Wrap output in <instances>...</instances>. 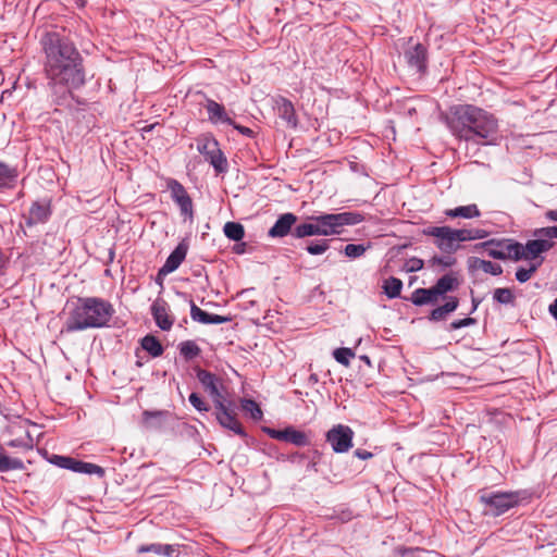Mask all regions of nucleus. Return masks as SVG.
<instances>
[{
	"mask_svg": "<svg viewBox=\"0 0 557 557\" xmlns=\"http://www.w3.org/2000/svg\"><path fill=\"white\" fill-rule=\"evenodd\" d=\"M196 376L203 386V388L213 398L214 404L215 401L221 403L224 400V397L220 391V388L222 387V382L215 374L203 369H198L196 371Z\"/></svg>",
	"mask_w": 557,
	"mask_h": 557,
	"instance_id": "ddd939ff",
	"label": "nucleus"
},
{
	"mask_svg": "<svg viewBox=\"0 0 557 557\" xmlns=\"http://www.w3.org/2000/svg\"><path fill=\"white\" fill-rule=\"evenodd\" d=\"M354 454L356 457H358L359 459H362V460L370 459L373 456L372 453H370L368 450H363V449H356Z\"/></svg>",
	"mask_w": 557,
	"mask_h": 557,
	"instance_id": "3c124183",
	"label": "nucleus"
},
{
	"mask_svg": "<svg viewBox=\"0 0 557 557\" xmlns=\"http://www.w3.org/2000/svg\"><path fill=\"white\" fill-rule=\"evenodd\" d=\"M518 498L512 493H495L490 495V515L500 516L515 505H517Z\"/></svg>",
	"mask_w": 557,
	"mask_h": 557,
	"instance_id": "dca6fc26",
	"label": "nucleus"
},
{
	"mask_svg": "<svg viewBox=\"0 0 557 557\" xmlns=\"http://www.w3.org/2000/svg\"><path fill=\"white\" fill-rule=\"evenodd\" d=\"M459 305V300L457 297L449 296L446 298V302L443 306H438L433 309L430 313V320L433 321H442L445 320L446 317L454 312Z\"/></svg>",
	"mask_w": 557,
	"mask_h": 557,
	"instance_id": "b1692460",
	"label": "nucleus"
},
{
	"mask_svg": "<svg viewBox=\"0 0 557 557\" xmlns=\"http://www.w3.org/2000/svg\"><path fill=\"white\" fill-rule=\"evenodd\" d=\"M267 433L271 438L292 443L299 447L309 444L308 436L293 426L285 428L284 430L267 429Z\"/></svg>",
	"mask_w": 557,
	"mask_h": 557,
	"instance_id": "f8f14e48",
	"label": "nucleus"
},
{
	"mask_svg": "<svg viewBox=\"0 0 557 557\" xmlns=\"http://www.w3.org/2000/svg\"><path fill=\"white\" fill-rule=\"evenodd\" d=\"M189 403L198 411H208L209 410L206 403L202 400V398L197 393H191L189 395Z\"/></svg>",
	"mask_w": 557,
	"mask_h": 557,
	"instance_id": "a18cd8bd",
	"label": "nucleus"
},
{
	"mask_svg": "<svg viewBox=\"0 0 557 557\" xmlns=\"http://www.w3.org/2000/svg\"><path fill=\"white\" fill-rule=\"evenodd\" d=\"M502 272L500 265L493 264L490 262V274L491 275H497Z\"/></svg>",
	"mask_w": 557,
	"mask_h": 557,
	"instance_id": "6e6d98bb",
	"label": "nucleus"
},
{
	"mask_svg": "<svg viewBox=\"0 0 557 557\" xmlns=\"http://www.w3.org/2000/svg\"><path fill=\"white\" fill-rule=\"evenodd\" d=\"M138 553L140 554H144V553H153V554H157L159 555L160 552H161V544H149V545H141L138 547Z\"/></svg>",
	"mask_w": 557,
	"mask_h": 557,
	"instance_id": "09e8293b",
	"label": "nucleus"
},
{
	"mask_svg": "<svg viewBox=\"0 0 557 557\" xmlns=\"http://www.w3.org/2000/svg\"><path fill=\"white\" fill-rule=\"evenodd\" d=\"M292 236L295 238H305L309 236H319V228L317 221L312 220V215L307 218L305 223L298 224L294 227Z\"/></svg>",
	"mask_w": 557,
	"mask_h": 557,
	"instance_id": "393cba45",
	"label": "nucleus"
},
{
	"mask_svg": "<svg viewBox=\"0 0 557 557\" xmlns=\"http://www.w3.org/2000/svg\"><path fill=\"white\" fill-rule=\"evenodd\" d=\"M197 150L209 162L216 174L227 172L228 162L220 148L219 141L211 134H202L196 138Z\"/></svg>",
	"mask_w": 557,
	"mask_h": 557,
	"instance_id": "423d86ee",
	"label": "nucleus"
},
{
	"mask_svg": "<svg viewBox=\"0 0 557 557\" xmlns=\"http://www.w3.org/2000/svg\"><path fill=\"white\" fill-rule=\"evenodd\" d=\"M458 285L457 275L450 272L438 278L435 285L432 286V289L438 300L440 297H443L446 293L457 289Z\"/></svg>",
	"mask_w": 557,
	"mask_h": 557,
	"instance_id": "5701e85b",
	"label": "nucleus"
},
{
	"mask_svg": "<svg viewBox=\"0 0 557 557\" xmlns=\"http://www.w3.org/2000/svg\"><path fill=\"white\" fill-rule=\"evenodd\" d=\"M25 466L22 459L11 458L4 453L0 451V472H8L11 470H24Z\"/></svg>",
	"mask_w": 557,
	"mask_h": 557,
	"instance_id": "7c9ffc66",
	"label": "nucleus"
},
{
	"mask_svg": "<svg viewBox=\"0 0 557 557\" xmlns=\"http://www.w3.org/2000/svg\"><path fill=\"white\" fill-rule=\"evenodd\" d=\"M169 306L165 300L158 298L151 305V314L156 324L162 331H170L174 323V318L169 313Z\"/></svg>",
	"mask_w": 557,
	"mask_h": 557,
	"instance_id": "f3484780",
	"label": "nucleus"
},
{
	"mask_svg": "<svg viewBox=\"0 0 557 557\" xmlns=\"http://www.w3.org/2000/svg\"><path fill=\"white\" fill-rule=\"evenodd\" d=\"M533 236L535 238L528 240L524 245L519 243V246H515L513 253L516 256L519 253V260L535 262L542 258V253L553 248L554 243L548 237L539 235L537 228L534 230Z\"/></svg>",
	"mask_w": 557,
	"mask_h": 557,
	"instance_id": "0eeeda50",
	"label": "nucleus"
},
{
	"mask_svg": "<svg viewBox=\"0 0 557 557\" xmlns=\"http://www.w3.org/2000/svg\"><path fill=\"white\" fill-rule=\"evenodd\" d=\"M371 248V243H368L367 245L363 244H348L344 248V253L348 258H359L364 255V252Z\"/></svg>",
	"mask_w": 557,
	"mask_h": 557,
	"instance_id": "4c0bfd02",
	"label": "nucleus"
},
{
	"mask_svg": "<svg viewBox=\"0 0 557 557\" xmlns=\"http://www.w3.org/2000/svg\"><path fill=\"white\" fill-rule=\"evenodd\" d=\"M297 220L298 218L292 212L280 215L274 225L269 230L268 235L272 238H281L292 234L294 230L293 226L296 224Z\"/></svg>",
	"mask_w": 557,
	"mask_h": 557,
	"instance_id": "a211bd4d",
	"label": "nucleus"
},
{
	"mask_svg": "<svg viewBox=\"0 0 557 557\" xmlns=\"http://www.w3.org/2000/svg\"><path fill=\"white\" fill-rule=\"evenodd\" d=\"M493 299L502 305H513L515 295L510 288H496L493 293Z\"/></svg>",
	"mask_w": 557,
	"mask_h": 557,
	"instance_id": "58836bf2",
	"label": "nucleus"
},
{
	"mask_svg": "<svg viewBox=\"0 0 557 557\" xmlns=\"http://www.w3.org/2000/svg\"><path fill=\"white\" fill-rule=\"evenodd\" d=\"M445 215L448 218H462V219H471L480 215V211L475 205H468L457 207L455 209L445 210Z\"/></svg>",
	"mask_w": 557,
	"mask_h": 557,
	"instance_id": "c85d7f7f",
	"label": "nucleus"
},
{
	"mask_svg": "<svg viewBox=\"0 0 557 557\" xmlns=\"http://www.w3.org/2000/svg\"><path fill=\"white\" fill-rule=\"evenodd\" d=\"M175 552V548L173 545H169V544H161V552L159 555H162V556H172Z\"/></svg>",
	"mask_w": 557,
	"mask_h": 557,
	"instance_id": "8fccbe9b",
	"label": "nucleus"
},
{
	"mask_svg": "<svg viewBox=\"0 0 557 557\" xmlns=\"http://www.w3.org/2000/svg\"><path fill=\"white\" fill-rule=\"evenodd\" d=\"M449 127L467 140H484L487 137V115L472 104H458L450 109Z\"/></svg>",
	"mask_w": 557,
	"mask_h": 557,
	"instance_id": "7ed1b4c3",
	"label": "nucleus"
},
{
	"mask_svg": "<svg viewBox=\"0 0 557 557\" xmlns=\"http://www.w3.org/2000/svg\"><path fill=\"white\" fill-rule=\"evenodd\" d=\"M190 317L194 321L202 324H222L230 321L228 317L209 313L200 309L194 301H190Z\"/></svg>",
	"mask_w": 557,
	"mask_h": 557,
	"instance_id": "4be33fe9",
	"label": "nucleus"
},
{
	"mask_svg": "<svg viewBox=\"0 0 557 557\" xmlns=\"http://www.w3.org/2000/svg\"><path fill=\"white\" fill-rule=\"evenodd\" d=\"M166 411H149L143 412L144 422L148 428L159 429L162 425L163 418L166 416Z\"/></svg>",
	"mask_w": 557,
	"mask_h": 557,
	"instance_id": "72a5a7b5",
	"label": "nucleus"
},
{
	"mask_svg": "<svg viewBox=\"0 0 557 557\" xmlns=\"http://www.w3.org/2000/svg\"><path fill=\"white\" fill-rule=\"evenodd\" d=\"M403 287L401 280L391 276L388 277L383 285L384 293L388 298H396L400 295Z\"/></svg>",
	"mask_w": 557,
	"mask_h": 557,
	"instance_id": "f704fd0d",
	"label": "nucleus"
},
{
	"mask_svg": "<svg viewBox=\"0 0 557 557\" xmlns=\"http://www.w3.org/2000/svg\"><path fill=\"white\" fill-rule=\"evenodd\" d=\"M41 46L47 84L55 95L64 97L85 85L83 57L69 38L57 32L47 33Z\"/></svg>",
	"mask_w": 557,
	"mask_h": 557,
	"instance_id": "f257e3e1",
	"label": "nucleus"
},
{
	"mask_svg": "<svg viewBox=\"0 0 557 557\" xmlns=\"http://www.w3.org/2000/svg\"><path fill=\"white\" fill-rule=\"evenodd\" d=\"M49 461L62 469H67L76 473L96 474L98 476L104 475V469L98 465L77 460L72 457L52 455Z\"/></svg>",
	"mask_w": 557,
	"mask_h": 557,
	"instance_id": "6e6552de",
	"label": "nucleus"
},
{
	"mask_svg": "<svg viewBox=\"0 0 557 557\" xmlns=\"http://www.w3.org/2000/svg\"><path fill=\"white\" fill-rule=\"evenodd\" d=\"M329 248H330V240L319 239V240L310 242L306 247V251L309 255L318 256V255L324 253Z\"/></svg>",
	"mask_w": 557,
	"mask_h": 557,
	"instance_id": "ea45409f",
	"label": "nucleus"
},
{
	"mask_svg": "<svg viewBox=\"0 0 557 557\" xmlns=\"http://www.w3.org/2000/svg\"><path fill=\"white\" fill-rule=\"evenodd\" d=\"M200 347L194 341H185L180 344V354L187 360L200 355Z\"/></svg>",
	"mask_w": 557,
	"mask_h": 557,
	"instance_id": "c9c22d12",
	"label": "nucleus"
},
{
	"mask_svg": "<svg viewBox=\"0 0 557 557\" xmlns=\"http://www.w3.org/2000/svg\"><path fill=\"white\" fill-rule=\"evenodd\" d=\"M423 260L419 259V258H410L406 261L405 263V270L406 272H417V271H420L422 268H423Z\"/></svg>",
	"mask_w": 557,
	"mask_h": 557,
	"instance_id": "c03bdc74",
	"label": "nucleus"
},
{
	"mask_svg": "<svg viewBox=\"0 0 557 557\" xmlns=\"http://www.w3.org/2000/svg\"><path fill=\"white\" fill-rule=\"evenodd\" d=\"M480 499H481V502L487 504V496L484 491H480Z\"/></svg>",
	"mask_w": 557,
	"mask_h": 557,
	"instance_id": "bf43d9fd",
	"label": "nucleus"
},
{
	"mask_svg": "<svg viewBox=\"0 0 557 557\" xmlns=\"http://www.w3.org/2000/svg\"><path fill=\"white\" fill-rule=\"evenodd\" d=\"M411 302L414 306H423L429 304L437 302V298L433 293L432 287L430 288H417L410 297Z\"/></svg>",
	"mask_w": 557,
	"mask_h": 557,
	"instance_id": "cd10ccee",
	"label": "nucleus"
},
{
	"mask_svg": "<svg viewBox=\"0 0 557 557\" xmlns=\"http://www.w3.org/2000/svg\"><path fill=\"white\" fill-rule=\"evenodd\" d=\"M7 445L12 448H22L25 450H30L34 447V441L32 436L27 434L24 438H15L9 441Z\"/></svg>",
	"mask_w": 557,
	"mask_h": 557,
	"instance_id": "79ce46f5",
	"label": "nucleus"
},
{
	"mask_svg": "<svg viewBox=\"0 0 557 557\" xmlns=\"http://www.w3.org/2000/svg\"><path fill=\"white\" fill-rule=\"evenodd\" d=\"M188 251V244L182 240L166 258L164 264L160 268L158 275H168L174 272L185 260Z\"/></svg>",
	"mask_w": 557,
	"mask_h": 557,
	"instance_id": "2eb2a0df",
	"label": "nucleus"
},
{
	"mask_svg": "<svg viewBox=\"0 0 557 557\" xmlns=\"http://www.w3.org/2000/svg\"><path fill=\"white\" fill-rule=\"evenodd\" d=\"M476 263L479 264L480 269H482L484 272H487V261L486 260L474 259L473 265H475Z\"/></svg>",
	"mask_w": 557,
	"mask_h": 557,
	"instance_id": "4d7b16f0",
	"label": "nucleus"
},
{
	"mask_svg": "<svg viewBox=\"0 0 557 557\" xmlns=\"http://www.w3.org/2000/svg\"><path fill=\"white\" fill-rule=\"evenodd\" d=\"M428 236L435 237V244L443 252L451 255L459 248L461 242L483 238L484 231L454 230L448 226H432L423 232Z\"/></svg>",
	"mask_w": 557,
	"mask_h": 557,
	"instance_id": "20e7f679",
	"label": "nucleus"
},
{
	"mask_svg": "<svg viewBox=\"0 0 557 557\" xmlns=\"http://www.w3.org/2000/svg\"><path fill=\"white\" fill-rule=\"evenodd\" d=\"M114 313L112 305L101 298L86 297L67 306L61 333H73L106 326Z\"/></svg>",
	"mask_w": 557,
	"mask_h": 557,
	"instance_id": "f03ea898",
	"label": "nucleus"
},
{
	"mask_svg": "<svg viewBox=\"0 0 557 557\" xmlns=\"http://www.w3.org/2000/svg\"><path fill=\"white\" fill-rule=\"evenodd\" d=\"M548 311L550 315L557 320V298L549 305Z\"/></svg>",
	"mask_w": 557,
	"mask_h": 557,
	"instance_id": "864d4df0",
	"label": "nucleus"
},
{
	"mask_svg": "<svg viewBox=\"0 0 557 557\" xmlns=\"http://www.w3.org/2000/svg\"><path fill=\"white\" fill-rule=\"evenodd\" d=\"M235 129H237L240 134L243 135H246V136H252L253 132L252 129H250L249 127H246V126H242V125H237L235 122H234V125H232Z\"/></svg>",
	"mask_w": 557,
	"mask_h": 557,
	"instance_id": "603ef678",
	"label": "nucleus"
},
{
	"mask_svg": "<svg viewBox=\"0 0 557 557\" xmlns=\"http://www.w3.org/2000/svg\"><path fill=\"white\" fill-rule=\"evenodd\" d=\"M504 221V220H508V216L504 215L503 213H499V212H493L492 214H490V223L493 221V220H496L498 219Z\"/></svg>",
	"mask_w": 557,
	"mask_h": 557,
	"instance_id": "5fc2aeb1",
	"label": "nucleus"
},
{
	"mask_svg": "<svg viewBox=\"0 0 557 557\" xmlns=\"http://www.w3.org/2000/svg\"><path fill=\"white\" fill-rule=\"evenodd\" d=\"M16 178V169L0 161V191L12 188Z\"/></svg>",
	"mask_w": 557,
	"mask_h": 557,
	"instance_id": "a878e982",
	"label": "nucleus"
},
{
	"mask_svg": "<svg viewBox=\"0 0 557 557\" xmlns=\"http://www.w3.org/2000/svg\"><path fill=\"white\" fill-rule=\"evenodd\" d=\"M354 431L348 425H334L326 433V442L330 443L332 449L337 454L348 451L352 447Z\"/></svg>",
	"mask_w": 557,
	"mask_h": 557,
	"instance_id": "1a4fd4ad",
	"label": "nucleus"
},
{
	"mask_svg": "<svg viewBox=\"0 0 557 557\" xmlns=\"http://www.w3.org/2000/svg\"><path fill=\"white\" fill-rule=\"evenodd\" d=\"M240 405H242V409L245 412L249 413L253 420L259 421L262 419L263 412H262L260 406L255 400L243 399Z\"/></svg>",
	"mask_w": 557,
	"mask_h": 557,
	"instance_id": "e433bc0d",
	"label": "nucleus"
},
{
	"mask_svg": "<svg viewBox=\"0 0 557 557\" xmlns=\"http://www.w3.org/2000/svg\"><path fill=\"white\" fill-rule=\"evenodd\" d=\"M488 123H490V129H491V128H492V126H493V120H492V117H491V116H490Z\"/></svg>",
	"mask_w": 557,
	"mask_h": 557,
	"instance_id": "680f3d73",
	"label": "nucleus"
},
{
	"mask_svg": "<svg viewBox=\"0 0 557 557\" xmlns=\"http://www.w3.org/2000/svg\"><path fill=\"white\" fill-rule=\"evenodd\" d=\"M312 220L317 221L319 236H333L341 235L345 226L361 223L364 218L358 212L347 211L312 215Z\"/></svg>",
	"mask_w": 557,
	"mask_h": 557,
	"instance_id": "39448f33",
	"label": "nucleus"
},
{
	"mask_svg": "<svg viewBox=\"0 0 557 557\" xmlns=\"http://www.w3.org/2000/svg\"><path fill=\"white\" fill-rule=\"evenodd\" d=\"M205 107L208 112V120L212 124L224 123L227 125H234V121L228 117L225 108L222 104L212 99H208Z\"/></svg>",
	"mask_w": 557,
	"mask_h": 557,
	"instance_id": "412c9836",
	"label": "nucleus"
},
{
	"mask_svg": "<svg viewBox=\"0 0 557 557\" xmlns=\"http://www.w3.org/2000/svg\"><path fill=\"white\" fill-rule=\"evenodd\" d=\"M223 232L228 239L234 242H239L245 236L244 226L238 222H226Z\"/></svg>",
	"mask_w": 557,
	"mask_h": 557,
	"instance_id": "2f4dec72",
	"label": "nucleus"
},
{
	"mask_svg": "<svg viewBox=\"0 0 557 557\" xmlns=\"http://www.w3.org/2000/svg\"><path fill=\"white\" fill-rule=\"evenodd\" d=\"M166 187L171 193L172 200L180 207L182 215L193 218V200L186 188L174 178L168 181Z\"/></svg>",
	"mask_w": 557,
	"mask_h": 557,
	"instance_id": "9d476101",
	"label": "nucleus"
},
{
	"mask_svg": "<svg viewBox=\"0 0 557 557\" xmlns=\"http://www.w3.org/2000/svg\"><path fill=\"white\" fill-rule=\"evenodd\" d=\"M537 234L541 236L548 237V239L552 242L553 238H557V226L537 228Z\"/></svg>",
	"mask_w": 557,
	"mask_h": 557,
	"instance_id": "49530a36",
	"label": "nucleus"
},
{
	"mask_svg": "<svg viewBox=\"0 0 557 557\" xmlns=\"http://www.w3.org/2000/svg\"><path fill=\"white\" fill-rule=\"evenodd\" d=\"M136 364H137L138 367H141V366H143L141 360H137Z\"/></svg>",
	"mask_w": 557,
	"mask_h": 557,
	"instance_id": "e2e57ef3",
	"label": "nucleus"
},
{
	"mask_svg": "<svg viewBox=\"0 0 557 557\" xmlns=\"http://www.w3.org/2000/svg\"><path fill=\"white\" fill-rule=\"evenodd\" d=\"M277 111L278 115L283 120H285L289 125H292L293 127L297 125L296 112L293 103L288 99L281 98L277 101Z\"/></svg>",
	"mask_w": 557,
	"mask_h": 557,
	"instance_id": "bb28decb",
	"label": "nucleus"
},
{
	"mask_svg": "<svg viewBox=\"0 0 557 557\" xmlns=\"http://www.w3.org/2000/svg\"><path fill=\"white\" fill-rule=\"evenodd\" d=\"M361 360H363L367 364H370V358L368 356H361Z\"/></svg>",
	"mask_w": 557,
	"mask_h": 557,
	"instance_id": "052dcab7",
	"label": "nucleus"
},
{
	"mask_svg": "<svg viewBox=\"0 0 557 557\" xmlns=\"http://www.w3.org/2000/svg\"><path fill=\"white\" fill-rule=\"evenodd\" d=\"M515 246H519V243L512 239L497 240L495 238H490V257L502 260L512 259L518 261L519 255L516 256L513 253Z\"/></svg>",
	"mask_w": 557,
	"mask_h": 557,
	"instance_id": "4468645a",
	"label": "nucleus"
},
{
	"mask_svg": "<svg viewBox=\"0 0 557 557\" xmlns=\"http://www.w3.org/2000/svg\"><path fill=\"white\" fill-rule=\"evenodd\" d=\"M214 408L216 410L215 416L219 421V423L231 431H233L235 434H238L240 436H246V433L244 431V428L242 426L240 422L236 418V413L233 409L228 408L223 401H215Z\"/></svg>",
	"mask_w": 557,
	"mask_h": 557,
	"instance_id": "9b49d317",
	"label": "nucleus"
},
{
	"mask_svg": "<svg viewBox=\"0 0 557 557\" xmlns=\"http://www.w3.org/2000/svg\"><path fill=\"white\" fill-rule=\"evenodd\" d=\"M334 359L345 366L348 367L350 359L355 357V352L350 348H337L333 352Z\"/></svg>",
	"mask_w": 557,
	"mask_h": 557,
	"instance_id": "a19ab883",
	"label": "nucleus"
},
{
	"mask_svg": "<svg viewBox=\"0 0 557 557\" xmlns=\"http://www.w3.org/2000/svg\"><path fill=\"white\" fill-rule=\"evenodd\" d=\"M51 214L50 203L47 201H35L25 216L26 224L33 226L48 221Z\"/></svg>",
	"mask_w": 557,
	"mask_h": 557,
	"instance_id": "6ab92c4d",
	"label": "nucleus"
},
{
	"mask_svg": "<svg viewBox=\"0 0 557 557\" xmlns=\"http://www.w3.org/2000/svg\"><path fill=\"white\" fill-rule=\"evenodd\" d=\"M141 348L147 351L152 358L160 357L164 349L160 341L153 335H146L140 341Z\"/></svg>",
	"mask_w": 557,
	"mask_h": 557,
	"instance_id": "c756f323",
	"label": "nucleus"
},
{
	"mask_svg": "<svg viewBox=\"0 0 557 557\" xmlns=\"http://www.w3.org/2000/svg\"><path fill=\"white\" fill-rule=\"evenodd\" d=\"M430 263L433 268L446 269L453 267L456 263V259L448 253V256L433 257Z\"/></svg>",
	"mask_w": 557,
	"mask_h": 557,
	"instance_id": "37998d69",
	"label": "nucleus"
},
{
	"mask_svg": "<svg viewBox=\"0 0 557 557\" xmlns=\"http://www.w3.org/2000/svg\"><path fill=\"white\" fill-rule=\"evenodd\" d=\"M473 323H474V319H472V318L455 320L450 323V330H458V329H461L465 326H469Z\"/></svg>",
	"mask_w": 557,
	"mask_h": 557,
	"instance_id": "de8ad7c7",
	"label": "nucleus"
},
{
	"mask_svg": "<svg viewBox=\"0 0 557 557\" xmlns=\"http://www.w3.org/2000/svg\"><path fill=\"white\" fill-rule=\"evenodd\" d=\"M544 258H541L540 260L535 262H531L528 268L520 267L516 271V280L519 283H525L528 282L532 275L536 272L539 267L543 263Z\"/></svg>",
	"mask_w": 557,
	"mask_h": 557,
	"instance_id": "473e14b6",
	"label": "nucleus"
},
{
	"mask_svg": "<svg viewBox=\"0 0 557 557\" xmlns=\"http://www.w3.org/2000/svg\"><path fill=\"white\" fill-rule=\"evenodd\" d=\"M405 59L410 67L417 72H424L426 69V48L417 44L405 52Z\"/></svg>",
	"mask_w": 557,
	"mask_h": 557,
	"instance_id": "aec40b11",
	"label": "nucleus"
},
{
	"mask_svg": "<svg viewBox=\"0 0 557 557\" xmlns=\"http://www.w3.org/2000/svg\"><path fill=\"white\" fill-rule=\"evenodd\" d=\"M545 216L550 221L557 222V210H548L545 213Z\"/></svg>",
	"mask_w": 557,
	"mask_h": 557,
	"instance_id": "13d9d810",
	"label": "nucleus"
}]
</instances>
